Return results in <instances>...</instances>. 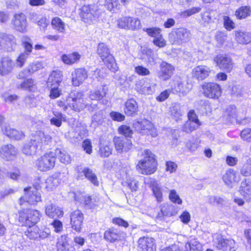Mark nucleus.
Segmentation results:
<instances>
[{
	"mask_svg": "<svg viewBox=\"0 0 251 251\" xmlns=\"http://www.w3.org/2000/svg\"><path fill=\"white\" fill-rule=\"evenodd\" d=\"M144 30L145 31L149 36L153 37L154 39L161 35V30L158 27L148 28L144 29Z\"/></svg>",
	"mask_w": 251,
	"mask_h": 251,
	"instance_id": "bf43d9fd",
	"label": "nucleus"
},
{
	"mask_svg": "<svg viewBox=\"0 0 251 251\" xmlns=\"http://www.w3.org/2000/svg\"><path fill=\"white\" fill-rule=\"evenodd\" d=\"M163 215L170 217L176 213L175 206L172 204H164L161 209Z\"/></svg>",
	"mask_w": 251,
	"mask_h": 251,
	"instance_id": "8fccbe9b",
	"label": "nucleus"
},
{
	"mask_svg": "<svg viewBox=\"0 0 251 251\" xmlns=\"http://www.w3.org/2000/svg\"><path fill=\"white\" fill-rule=\"evenodd\" d=\"M131 17H123L117 20V25L118 27L129 30V23L130 22Z\"/></svg>",
	"mask_w": 251,
	"mask_h": 251,
	"instance_id": "603ef678",
	"label": "nucleus"
},
{
	"mask_svg": "<svg viewBox=\"0 0 251 251\" xmlns=\"http://www.w3.org/2000/svg\"><path fill=\"white\" fill-rule=\"evenodd\" d=\"M55 162V154L53 152H50L40 157L36 161V165L41 171L46 172L54 167Z\"/></svg>",
	"mask_w": 251,
	"mask_h": 251,
	"instance_id": "9d476101",
	"label": "nucleus"
},
{
	"mask_svg": "<svg viewBox=\"0 0 251 251\" xmlns=\"http://www.w3.org/2000/svg\"><path fill=\"white\" fill-rule=\"evenodd\" d=\"M235 242L232 239H221V251H236L234 247Z\"/></svg>",
	"mask_w": 251,
	"mask_h": 251,
	"instance_id": "c03bdc74",
	"label": "nucleus"
},
{
	"mask_svg": "<svg viewBox=\"0 0 251 251\" xmlns=\"http://www.w3.org/2000/svg\"><path fill=\"white\" fill-rule=\"evenodd\" d=\"M234 34L235 41L239 44L247 45L251 42V32L238 29Z\"/></svg>",
	"mask_w": 251,
	"mask_h": 251,
	"instance_id": "bb28decb",
	"label": "nucleus"
},
{
	"mask_svg": "<svg viewBox=\"0 0 251 251\" xmlns=\"http://www.w3.org/2000/svg\"><path fill=\"white\" fill-rule=\"evenodd\" d=\"M15 66V62L9 56L0 58V75H7L11 74Z\"/></svg>",
	"mask_w": 251,
	"mask_h": 251,
	"instance_id": "2eb2a0df",
	"label": "nucleus"
},
{
	"mask_svg": "<svg viewBox=\"0 0 251 251\" xmlns=\"http://www.w3.org/2000/svg\"><path fill=\"white\" fill-rule=\"evenodd\" d=\"M39 232V228L37 226H31L25 231V235L30 239L35 240L38 238Z\"/></svg>",
	"mask_w": 251,
	"mask_h": 251,
	"instance_id": "de8ad7c7",
	"label": "nucleus"
},
{
	"mask_svg": "<svg viewBox=\"0 0 251 251\" xmlns=\"http://www.w3.org/2000/svg\"><path fill=\"white\" fill-rule=\"evenodd\" d=\"M191 33L189 30L184 27L174 29L169 34V38L172 44L180 45L190 41Z\"/></svg>",
	"mask_w": 251,
	"mask_h": 251,
	"instance_id": "f03ea898",
	"label": "nucleus"
},
{
	"mask_svg": "<svg viewBox=\"0 0 251 251\" xmlns=\"http://www.w3.org/2000/svg\"><path fill=\"white\" fill-rule=\"evenodd\" d=\"M209 67L204 65H200L194 68L192 70V76L198 80H203L207 77L210 73Z\"/></svg>",
	"mask_w": 251,
	"mask_h": 251,
	"instance_id": "cd10ccee",
	"label": "nucleus"
},
{
	"mask_svg": "<svg viewBox=\"0 0 251 251\" xmlns=\"http://www.w3.org/2000/svg\"><path fill=\"white\" fill-rule=\"evenodd\" d=\"M51 25L53 29L59 32L64 33L66 30V25L61 19L55 17L51 21Z\"/></svg>",
	"mask_w": 251,
	"mask_h": 251,
	"instance_id": "79ce46f5",
	"label": "nucleus"
},
{
	"mask_svg": "<svg viewBox=\"0 0 251 251\" xmlns=\"http://www.w3.org/2000/svg\"><path fill=\"white\" fill-rule=\"evenodd\" d=\"M125 113L127 116H133L138 111L137 103L133 99L127 100L125 102Z\"/></svg>",
	"mask_w": 251,
	"mask_h": 251,
	"instance_id": "f704fd0d",
	"label": "nucleus"
},
{
	"mask_svg": "<svg viewBox=\"0 0 251 251\" xmlns=\"http://www.w3.org/2000/svg\"><path fill=\"white\" fill-rule=\"evenodd\" d=\"M17 150L11 144L3 145L0 149V155L5 160H13L17 154Z\"/></svg>",
	"mask_w": 251,
	"mask_h": 251,
	"instance_id": "b1692460",
	"label": "nucleus"
},
{
	"mask_svg": "<svg viewBox=\"0 0 251 251\" xmlns=\"http://www.w3.org/2000/svg\"><path fill=\"white\" fill-rule=\"evenodd\" d=\"M104 6L108 10L113 12L121 8V5L117 0H105Z\"/></svg>",
	"mask_w": 251,
	"mask_h": 251,
	"instance_id": "864d4df0",
	"label": "nucleus"
},
{
	"mask_svg": "<svg viewBox=\"0 0 251 251\" xmlns=\"http://www.w3.org/2000/svg\"><path fill=\"white\" fill-rule=\"evenodd\" d=\"M138 251H156V245L154 238L149 236L140 237L138 240Z\"/></svg>",
	"mask_w": 251,
	"mask_h": 251,
	"instance_id": "4468645a",
	"label": "nucleus"
},
{
	"mask_svg": "<svg viewBox=\"0 0 251 251\" xmlns=\"http://www.w3.org/2000/svg\"><path fill=\"white\" fill-rule=\"evenodd\" d=\"M171 113L172 116L177 121L182 115L180 106L178 104L173 105L171 108Z\"/></svg>",
	"mask_w": 251,
	"mask_h": 251,
	"instance_id": "4d7b16f0",
	"label": "nucleus"
},
{
	"mask_svg": "<svg viewBox=\"0 0 251 251\" xmlns=\"http://www.w3.org/2000/svg\"><path fill=\"white\" fill-rule=\"evenodd\" d=\"M238 173L232 169H229L223 176L224 182L227 186L232 187L240 180Z\"/></svg>",
	"mask_w": 251,
	"mask_h": 251,
	"instance_id": "412c9836",
	"label": "nucleus"
},
{
	"mask_svg": "<svg viewBox=\"0 0 251 251\" xmlns=\"http://www.w3.org/2000/svg\"><path fill=\"white\" fill-rule=\"evenodd\" d=\"M120 238L119 232L117 229L110 228L105 231L104 234V238L110 242H114Z\"/></svg>",
	"mask_w": 251,
	"mask_h": 251,
	"instance_id": "a19ab883",
	"label": "nucleus"
},
{
	"mask_svg": "<svg viewBox=\"0 0 251 251\" xmlns=\"http://www.w3.org/2000/svg\"><path fill=\"white\" fill-rule=\"evenodd\" d=\"M2 132L7 136L15 140H20L24 137L23 132L11 128L9 126H6L1 128Z\"/></svg>",
	"mask_w": 251,
	"mask_h": 251,
	"instance_id": "c756f323",
	"label": "nucleus"
},
{
	"mask_svg": "<svg viewBox=\"0 0 251 251\" xmlns=\"http://www.w3.org/2000/svg\"><path fill=\"white\" fill-rule=\"evenodd\" d=\"M251 13L250 7L242 6L236 10L235 15L239 19H244L249 16Z\"/></svg>",
	"mask_w": 251,
	"mask_h": 251,
	"instance_id": "3c124183",
	"label": "nucleus"
},
{
	"mask_svg": "<svg viewBox=\"0 0 251 251\" xmlns=\"http://www.w3.org/2000/svg\"><path fill=\"white\" fill-rule=\"evenodd\" d=\"M241 138L247 142H251V128L243 129L240 133Z\"/></svg>",
	"mask_w": 251,
	"mask_h": 251,
	"instance_id": "774afa93",
	"label": "nucleus"
},
{
	"mask_svg": "<svg viewBox=\"0 0 251 251\" xmlns=\"http://www.w3.org/2000/svg\"><path fill=\"white\" fill-rule=\"evenodd\" d=\"M88 77L87 71L84 68L75 69L72 73V82L75 86H78L83 83Z\"/></svg>",
	"mask_w": 251,
	"mask_h": 251,
	"instance_id": "5701e85b",
	"label": "nucleus"
},
{
	"mask_svg": "<svg viewBox=\"0 0 251 251\" xmlns=\"http://www.w3.org/2000/svg\"><path fill=\"white\" fill-rule=\"evenodd\" d=\"M45 214L49 218L59 219L63 217L64 211L61 207L54 203H50L45 206Z\"/></svg>",
	"mask_w": 251,
	"mask_h": 251,
	"instance_id": "393cba45",
	"label": "nucleus"
},
{
	"mask_svg": "<svg viewBox=\"0 0 251 251\" xmlns=\"http://www.w3.org/2000/svg\"><path fill=\"white\" fill-rule=\"evenodd\" d=\"M19 88L26 90L28 91H34L36 87L34 80L32 79H27L21 83L18 87Z\"/></svg>",
	"mask_w": 251,
	"mask_h": 251,
	"instance_id": "a18cd8bd",
	"label": "nucleus"
},
{
	"mask_svg": "<svg viewBox=\"0 0 251 251\" xmlns=\"http://www.w3.org/2000/svg\"><path fill=\"white\" fill-rule=\"evenodd\" d=\"M17 45L15 37L12 34L0 32V48L6 51L15 50Z\"/></svg>",
	"mask_w": 251,
	"mask_h": 251,
	"instance_id": "f8f14e48",
	"label": "nucleus"
},
{
	"mask_svg": "<svg viewBox=\"0 0 251 251\" xmlns=\"http://www.w3.org/2000/svg\"><path fill=\"white\" fill-rule=\"evenodd\" d=\"M114 141L115 148L120 153L128 152L132 147L131 140L126 138L116 137Z\"/></svg>",
	"mask_w": 251,
	"mask_h": 251,
	"instance_id": "4be33fe9",
	"label": "nucleus"
},
{
	"mask_svg": "<svg viewBox=\"0 0 251 251\" xmlns=\"http://www.w3.org/2000/svg\"><path fill=\"white\" fill-rule=\"evenodd\" d=\"M56 247L57 251H74V249L68 243L66 235H62L58 238Z\"/></svg>",
	"mask_w": 251,
	"mask_h": 251,
	"instance_id": "2f4dec72",
	"label": "nucleus"
},
{
	"mask_svg": "<svg viewBox=\"0 0 251 251\" xmlns=\"http://www.w3.org/2000/svg\"><path fill=\"white\" fill-rule=\"evenodd\" d=\"M159 68L158 77L164 81L169 79L174 74L175 67L165 61H162L160 64Z\"/></svg>",
	"mask_w": 251,
	"mask_h": 251,
	"instance_id": "a211bd4d",
	"label": "nucleus"
},
{
	"mask_svg": "<svg viewBox=\"0 0 251 251\" xmlns=\"http://www.w3.org/2000/svg\"><path fill=\"white\" fill-rule=\"evenodd\" d=\"M185 248L186 251H202V246L200 242L195 238L189 240L185 244Z\"/></svg>",
	"mask_w": 251,
	"mask_h": 251,
	"instance_id": "58836bf2",
	"label": "nucleus"
},
{
	"mask_svg": "<svg viewBox=\"0 0 251 251\" xmlns=\"http://www.w3.org/2000/svg\"><path fill=\"white\" fill-rule=\"evenodd\" d=\"M59 183L58 179L50 176L46 180L45 188L48 191H52L56 188Z\"/></svg>",
	"mask_w": 251,
	"mask_h": 251,
	"instance_id": "09e8293b",
	"label": "nucleus"
},
{
	"mask_svg": "<svg viewBox=\"0 0 251 251\" xmlns=\"http://www.w3.org/2000/svg\"><path fill=\"white\" fill-rule=\"evenodd\" d=\"M142 155L144 158L138 162L137 170L145 175L153 174L157 169V161L154 158V155L150 150L146 149L143 151Z\"/></svg>",
	"mask_w": 251,
	"mask_h": 251,
	"instance_id": "f257e3e1",
	"label": "nucleus"
},
{
	"mask_svg": "<svg viewBox=\"0 0 251 251\" xmlns=\"http://www.w3.org/2000/svg\"><path fill=\"white\" fill-rule=\"evenodd\" d=\"M150 187L156 201L161 202L163 201V191L167 192L168 188L167 187H161L157 181L153 178L150 179Z\"/></svg>",
	"mask_w": 251,
	"mask_h": 251,
	"instance_id": "6ab92c4d",
	"label": "nucleus"
},
{
	"mask_svg": "<svg viewBox=\"0 0 251 251\" xmlns=\"http://www.w3.org/2000/svg\"><path fill=\"white\" fill-rule=\"evenodd\" d=\"M101 12L95 5H84L80 9V15L85 23H90L98 18Z\"/></svg>",
	"mask_w": 251,
	"mask_h": 251,
	"instance_id": "6e6552de",
	"label": "nucleus"
},
{
	"mask_svg": "<svg viewBox=\"0 0 251 251\" xmlns=\"http://www.w3.org/2000/svg\"><path fill=\"white\" fill-rule=\"evenodd\" d=\"M25 195L19 200V204L24 205L25 203L30 204H36L41 201V196L37 188L34 187H29L24 189Z\"/></svg>",
	"mask_w": 251,
	"mask_h": 251,
	"instance_id": "39448f33",
	"label": "nucleus"
},
{
	"mask_svg": "<svg viewBox=\"0 0 251 251\" xmlns=\"http://www.w3.org/2000/svg\"><path fill=\"white\" fill-rule=\"evenodd\" d=\"M112 148L110 146L105 145L101 146L100 149V153L102 157H108L112 153Z\"/></svg>",
	"mask_w": 251,
	"mask_h": 251,
	"instance_id": "69168bd1",
	"label": "nucleus"
},
{
	"mask_svg": "<svg viewBox=\"0 0 251 251\" xmlns=\"http://www.w3.org/2000/svg\"><path fill=\"white\" fill-rule=\"evenodd\" d=\"M81 55L77 52H74L68 54H63L61 56L62 61L66 64L72 65L78 62Z\"/></svg>",
	"mask_w": 251,
	"mask_h": 251,
	"instance_id": "4c0bfd02",
	"label": "nucleus"
},
{
	"mask_svg": "<svg viewBox=\"0 0 251 251\" xmlns=\"http://www.w3.org/2000/svg\"><path fill=\"white\" fill-rule=\"evenodd\" d=\"M203 93L208 98L218 99L220 96V87L213 82L205 83L202 85Z\"/></svg>",
	"mask_w": 251,
	"mask_h": 251,
	"instance_id": "aec40b11",
	"label": "nucleus"
},
{
	"mask_svg": "<svg viewBox=\"0 0 251 251\" xmlns=\"http://www.w3.org/2000/svg\"><path fill=\"white\" fill-rule=\"evenodd\" d=\"M97 51L101 59L105 61L110 70L114 72L117 70V65L106 45L103 43H100L98 46Z\"/></svg>",
	"mask_w": 251,
	"mask_h": 251,
	"instance_id": "7ed1b4c3",
	"label": "nucleus"
},
{
	"mask_svg": "<svg viewBox=\"0 0 251 251\" xmlns=\"http://www.w3.org/2000/svg\"><path fill=\"white\" fill-rule=\"evenodd\" d=\"M118 131L120 134L126 137H130L132 134V130L130 126L126 125H123L119 127Z\"/></svg>",
	"mask_w": 251,
	"mask_h": 251,
	"instance_id": "e2e57ef3",
	"label": "nucleus"
},
{
	"mask_svg": "<svg viewBox=\"0 0 251 251\" xmlns=\"http://www.w3.org/2000/svg\"><path fill=\"white\" fill-rule=\"evenodd\" d=\"M40 212L37 210L26 209L20 212L19 221L30 226L36 224L40 220Z\"/></svg>",
	"mask_w": 251,
	"mask_h": 251,
	"instance_id": "423d86ee",
	"label": "nucleus"
},
{
	"mask_svg": "<svg viewBox=\"0 0 251 251\" xmlns=\"http://www.w3.org/2000/svg\"><path fill=\"white\" fill-rule=\"evenodd\" d=\"M107 92V88L103 86L98 89L90 92L89 98L92 100H100L105 97Z\"/></svg>",
	"mask_w": 251,
	"mask_h": 251,
	"instance_id": "e433bc0d",
	"label": "nucleus"
},
{
	"mask_svg": "<svg viewBox=\"0 0 251 251\" xmlns=\"http://www.w3.org/2000/svg\"><path fill=\"white\" fill-rule=\"evenodd\" d=\"M243 117V114L238 111L235 105H229L224 111L222 120L227 125L235 123L240 124Z\"/></svg>",
	"mask_w": 251,
	"mask_h": 251,
	"instance_id": "20e7f679",
	"label": "nucleus"
},
{
	"mask_svg": "<svg viewBox=\"0 0 251 251\" xmlns=\"http://www.w3.org/2000/svg\"><path fill=\"white\" fill-rule=\"evenodd\" d=\"M169 199L174 203L180 204L182 203V200L175 190L172 189L170 191L169 195Z\"/></svg>",
	"mask_w": 251,
	"mask_h": 251,
	"instance_id": "052dcab7",
	"label": "nucleus"
},
{
	"mask_svg": "<svg viewBox=\"0 0 251 251\" xmlns=\"http://www.w3.org/2000/svg\"><path fill=\"white\" fill-rule=\"evenodd\" d=\"M29 55L27 53H21L16 59V65L18 67L22 68L25 64L26 59Z\"/></svg>",
	"mask_w": 251,
	"mask_h": 251,
	"instance_id": "0e129e2a",
	"label": "nucleus"
},
{
	"mask_svg": "<svg viewBox=\"0 0 251 251\" xmlns=\"http://www.w3.org/2000/svg\"><path fill=\"white\" fill-rule=\"evenodd\" d=\"M75 199L86 209H94L99 205V200L95 196L84 195L81 193H75Z\"/></svg>",
	"mask_w": 251,
	"mask_h": 251,
	"instance_id": "9b49d317",
	"label": "nucleus"
},
{
	"mask_svg": "<svg viewBox=\"0 0 251 251\" xmlns=\"http://www.w3.org/2000/svg\"><path fill=\"white\" fill-rule=\"evenodd\" d=\"M83 94L82 92H76L70 94V98L67 100L68 104L72 110L79 112L86 107H89L84 102Z\"/></svg>",
	"mask_w": 251,
	"mask_h": 251,
	"instance_id": "1a4fd4ad",
	"label": "nucleus"
},
{
	"mask_svg": "<svg viewBox=\"0 0 251 251\" xmlns=\"http://www.w3.org/2000/svg\"><path fill=\"white\" fill-rule=\"evenodd\" d=\"M165 166L166 171L169 172L170 174L176 172L177 168V164L175 162L171 161H166Z\"/></svg>",
	"mask_w": 251,
	"mask_h": 251,
	"instance_id": "338daca9",
	"label": "nucleus"
},
{
	"mask_svg": "<svg viewBox=\"0 0 251 251\" xmlns=\"http://www.w3.org/2000/svg\"><path fill=\"white\" fill-rule=\"evenodd\" d=\"M188 121H191L192 123L196 124V126H200L201 123L199 120L197 115L195 112L194 110H191L188 114Z\"/></svg>",
	"mask_w": 251,
	"mask_h": 251,
	"instance_id": "680f3d73",
	"label": "nucleus"
},
{
	"mask_svg": "<svg viewBox=\"0 0 251 251\" xmlns=\"http://www.w3.org/2000/svg\"><path fill=\"white\" fill-rule=\"evenodd\" d=\"M54 153L55 156H58V159L62 163L67 164L71 162V157L65 151L57 149Z\"/></svg>",
	"mask_w": 251,
	"mask_h": 251,
	"instance_id": "37998d69",
	"label": "nucleus"
},
{
	"mask_svg": "<svg viewBox=\"0 0 251 251\" xmlns=\"http://www.w3.org/2000/svg\"><path fill=\"white\" fill-rule=\"evenodd\" d=\"M75 171L78 173L81 171L84 174L85 177L90 181L94 185L98 186L99 181L96 175L93 172L92 170L88 168H82L81 166H78L75 168Z\"/></svg>",
	"mask_w": 251,
	"mask_h": 251,
	"instance_id": "7c9ffc66",
	"label": "nucleus"
},
{
	"mask_svg": "<svg viewBox=\"0 0 251 251\" xmlns=\"http://www.w3.org/2000/svg\"><path fill=\"white\" fill-rule=\"evenodd\" d=\"M62 74L60 71H53L49 75L47 84L48 87L59 86L62 80Z\"/></svg>",
	"mask_w": 251,
	"mask_h": 251,
	"instance_id": "c85d7f7f",
	"label": "nucleus"
},
{
	"mask_svg": "<svg viewBox=\"0 0 251 251\" xmlns=\"http://www.w3.org/2000/svg\"><path fill=\"white\" fill-rule=\"evenodd\" d=\"M31 139L32 143L37 145L38 150H41L51 141V137L48 135H45L42 131H36L33 135Z\"/></svg>",
	"mask_w": 251,
	"mask_h": 251,
	"instance_id": "f3484780",
	"label": "nucleus"
},
{
	"mask_svg": "<svg viewBox=\"0 0 251 251\" xmlns=\"http://www.w3.org/2000/svg\"><path fill=\"white\" fill-rule=\"evenodd\" d=\"M240 192L247 201H251V180L246 179L242 182Z\"/></svg>",
	"mask_w": 251,
	"mask_h": 251,
	"instance_id": "72a5a7b5",
	"label": "nucleus"
},
{
	"mask_svg": "<svg viewBox=\"0 0 251 251\" xmlns=\"http://www.w3.org/2000/svg\"><path fill=\"white\" fill-rule=\"evenodd\" d=\"M38 151L37 145L32 143V139L29 143L25 144L23 149V153L28 155L34 154Z\"/></svg>",
	"mask_w": 251,
	"mask_h": 251,
	"instance_id": "49530a36",
	"label": "nucleus"
},
{
	"mask_svg": "<svg viewBox=\"0 0 251 251\" xmlns=\"http://www.w3.org/2000/svg\"><path fill=\"white\" fill-rule=\"evenodd\" d=\"M124 184V185L127 186L132 191H136L139 188L138 181L132 177L127 178Z\"/></svg>",
	"mask_w": 251,
	"mask_h": 251,
	"instance_id": "6e6d98bb",
	"label": "nucleus"
},
{
	"mask_svg": "<svg viewBox=\"0 0 251 251\" xmlns=\"http://www.w3.org/2000/svg\"><path fill=\"white\" fill-rule=\"evenodd\" d=\"M199 126H196V124L191 121H187L182 126V130L186 133H190L197 129Z\"/></svg>",
	"mask_w": 251,
	"mask_h": 251,
	"instance_id": "13d9d810",
	"label": "nucleus"
},
{
	"mask_svg": "<svg viewBox=\"0 0 251 251\" xmlns=\"http://www.w3.org/2000/svg\"><path fill=\"white\" fill-rule=\"evenodd\" d=\"M189 86V84L187 82L179 76L175 77L171 82L172 89L183 95L186 94L190 91V88Z\"/></svg>",
	"mask_w": 251,
	"mask_h": 251,
	"instance_id": "dca6fc26",
	"label": "nucleus"
},
{
	"mask_svg": "<svg viewBox=\"0 0 251 251\" xmlns=\"http://www.w3.org/2000/svg\"><path fill=\"white\" fill-rule=\"evenodd\" d=\"M43 68L42 64L39 62H35L21 71L18 75L19 78L25 77Z\"/></svg>",
	"mask_w": 251,
	"mask_h": 251,
	"instance_id": "473e14b6",
	"label": "nucleus"
},
{
	"mask_svg": "<svg viewBox=\"0 0 251 251\" xmlns=\"http://www.w3.org/2000/svg\"><path fill=\"white\" fill-rule=\"evenodd\" d=\"M240 171L241 174L243 176H251V158L247 159Z\"/></svg>",
	"mask_w": 251,
	"mask_h": 251,
	"instance_id": "5fc2aeb1",
	"label": "nucleus"
},
{
	"mask_svg": "<svg viewBox=\"0 0 251 251\" xmlns=\"http://www.w3.org/2000/svg\"><path fill=\"white\" fill-rule=\"evenodd\" d=\"M233 65L232 60L229 55L221 56V70L229 73L232 70Z\"/></svg>",
	"mask_w": 251,
	"mask_h": 251,
	"instance_id": "c9c22d12",
	"label": "nucleus"
},
{
	"mask_svg": "<svg viewBox=\"0 0 251 251\" xmlns=\"http://www.w3.org/2000/svg\"><path fill=\"white\" fill-rule=\"evenodd\" d=\"M156 86L154 82L144 84L138 88V91L142 94L151 95L155 92Z\"/></svg>",
	"mask_w": 251,
	"mask_h": 251,
	"instance_id": "ea45409f",
	"label": "nucleus"
},
{
	"mask_svg": "<svg viewBox=\"0 0 251 251\" xmlns=\"http://www.w3.org/2000/svg\"><path fill=\"white\" fill-rule=\"evenodd\" d=\"M71 227L75 231L80 232L83 226L84 215L80 210L72 211L70 215Z\"/></svg>",
	"mask_w": 251,
	"mask_h": 251,
	"instance_id": "ddd939ff",
	"label": "nucleus"
},
{
	"mask_svg": "<svg viewBox=\"0 0 251 251\" xmlns=\"http://www.w3.org/2000/svg\"><path fill=\"white\" fill-rule=\"evenodd\" d=\"M135 129L143 134L150 135L152 137H155L158 135L156 128L151 122L146 119L135 121L133 123Z\"/></svg>",
	"mask_w": 251,
	"mask_h": 251,
	"instance_id": "0eeeda50",
	"label": "nucleus"
},
{
	"mask_svg": "<svg viewBox=\"0 0 251 251\" xmlns=\"http://www.w3.org/2000/svg\"><path fill=\"white\" fill-rule=\"evenodd\" d=\"M13 23L14 28L21 32L26 31L27 23L26 17L23 13L16 14L14 15Z\"/></svg>",
	"mask_w": 251,
	"mask_h": 251,
	"instance_id": "a878e982",
	"label": "nucleus"
}]
</instances>
